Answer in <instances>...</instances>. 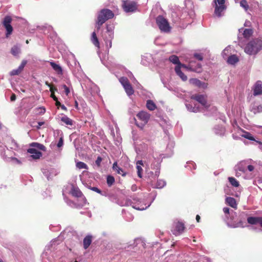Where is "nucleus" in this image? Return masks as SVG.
Here are the masks:
<instances>
[{
	"label": "nucleus",
	"mask_w": 262,
	"mask_h": 262,
	"mask_svg": "<svg viewBox=\"0 0 262 262\" xmlns=\"http://www.w3.org/2000/svg\"><path fill=\"white\" fill-rule=\"evenodd\" d=\"M191 99L196 100L200 104L201 106L197 105L196 104H193L191 102L186 103L185 104L187 110L191 112L196 113L199 112H203L206 113V111L212 112L216 110L213 106H211L210 104L207 102L206 97L203 95H193L191 96Z\"/></svg>",
	"instance_id": "f257e3e1"
},
{
	"label": "nucleus",
	"mask_w": 262,
	"mask_h": 262,
	"mask_svg": "<svg viewBox=\"0 0 262 262\" xmlns=\"http://www.w3.org/2000/svg\"><path fill=\"white\" fill-rule=\"evenodd\" d=\"M120 205L123 206H132L136 210H144L150 206L151 203H145L144 200L142 201L137 197L133 196L132 199L129 198L123 199L120 202Z\"/></svg>",
	"instance_id": "f03ea898"
},
{
	"label": "nucleus",
	"mask_w": 262,
	"mask_h": 262,
	"mask_svg": "<svg viewBox=\"0 0 262 262\" xmlns=\"http://www.w3.org/2000/svg\"><path fill=\"white\" fill-rule=\"evenodd\" d=\"M262 50V39L255 38L249 42L244 48L245 53L250 55H256Z\"/></svg>",
	"instance_id": "7ed1b4c3"
},
{
	"label": "nucleus",
	"mask_w": 262,
	"mask_h": 262,
	"mask_svg": "<svg viewBox=\"0 0 262 262\" xmlns=\"http://www.w3.org/2000/svg\"><path fill=\"white\" fill-rule=\"evenodd\" d=\"M114 14L108 9H103L98 12L96 27L99 30L101 26L108 19L113 18Z\"/></svg>",
	"instance_id": "20e7f679"
},
{
	"label": "nucleus",
	"mask_w": 262,
	"mask_h": 262,
	"mask_svg": "<svg viewBox=\"0 0 262 262\" xmlns=\"http://www.w3.org/2000/svg\"><path fill=\"white\" fill-rule=\"evenodd\" d=\"M212 6L214 8V15L221 17L223 16L226 10L225 0H213L212 2Z\"/></svg>",
	"instance_id": "39448f33"
},
{
	"label": "nucleus",
	"mask_w": 262,
	"mask_h": 262,
	"mask_svg": "<svg viewBox=\"0 0 262 262\" xmlns=\"http://www.w3.org/2000/svg\"><path fill=\"white\" fill-rule=\"evenodd\" d=\"M115 27L113 24L106 25V31L104 34L103 39L107 50L112 47V40L114 38V30Z\"/></svg>",
	"instance_id": "423d86ee"
},
{
	"label": "nucleus",
	"mask_w": 262,
	"mask_h": 262,
	"mask_svg": "<svg viewBox=\"0 0 262 262\" xmlns=\"http://www.w3.org/2000/svg\"><path fill=\"white\" fill-rule=\"evenodd\" d=\"M137 120L135 119L137 126L142 128L148 122L150 115L146 112L141 111L137 115Z\"/></svg>",
	"instance_id": "0eeeda50"
},
{
	"label": "nucleus",
	"mask_w": 262,
	"mask_h": 262,
	"mask_svg": "<svg viewBox=\"0 0 262 262\" xmlns=\"http://www.w3.org/2000/svg\"><path fill=\"white\" fill-rule=\"evenodd\" d=\"M156 23L161 31L167 32L170 30V27L167 21L163 16L159 15L156 18Z\"/></svg>",
	"instance_id": "6e6552de"
},
{
	"label": "nucleus",
	"mask_w": 262,
	"mask_h": 262,
	"mask_svg": "<svg viewBox=\"0 0 262 262\" xmlns=\"http://www.w3.org/2000/svg\"><path fill=\"white\" fill-rule=\"evenodd\" d=\"M119 81L128 96L129 97L134 94V90L127 78L122 77L119 79Z\"/></svg>",
	"instance_id": "1a4fd4ad"
},
{
	"label": "nucleus",
	"mask_w": 262,
	"mask_h": 262,
	"mask_svg": "<svg viewBox=\"0 0 262 262\" xmlns=\"http://www.w3.org/2000/svg\"><path fill=\"white\" fill-rule=\"evenodd\" d=\"M122 7L126 12H135L137 9V3L130 0H123Z\"/></svg>",
	"instance_id": "9d476101"
},
{
	"label": "nucleus",
	"mask_w": 262,
	"mask_h": 262,
	"mask_svg": "<svg viewBox=\"0 0 262 262\" xmlns=\"http://www.w3.org/2000/svg\"><path fill=\"white\" fill-rule=\"evenodd\" d=\"M71 193L75 197H77L80 199L81 202L79 203V205L83 206L86 204V200L85 197L83 195L81 191L78 187L73 186L71 190Z\"/></svg>",
	"instance_id": "9b49d317"
},
{
	"label": "nucleus",
	"mask_w": 262,
	"mask_h": 262,
	"mask_svg": "<svg viewBox=\"0 0 262 262\" xmlns=\"http://www.w3.org/2000/svg\"><path fill=\"white\" fill-rule=\"evenodd\" d=\"M185 227L184 224L181 222H178L176 224L175 228L173 231V233L176 235H178L183 233Z\"/></svg>",
	"instance_id": "f8f14e48"
},
{
	"label": "nucleus",
	"mask_w": 262,
	"mask_h": 262,
	"mask_svg": "<svg viewBox=\"0 0 262 262\" xmlns=\"http://www.w3.org/2000/svg\"><path fill=\"white\" fill-rule=\"evenodd\" d=\"M262 94V82L257 81L253 87V95L254 96Z\"/></svg>",
	"instance_id": "ddd939ff"
},
{
	"label": "nucleus",
	"mask_w": 262,
	"mask_h": 262,
	"mask_svg": "<svg viewBox=\"0 0 262 262\" xmlns=\"http://www.w3.org/2000/svg\"><path fill=\"white\" fill-rule=\"evenodd\" d=\"M239 34L243 35V37L248 39L253 34V30L251 29L241 28L239 29Z\"/></svg>",
	"instance_id": "4468645a"
},
{
	"label": "nucleus",
	"mask_w": 262,
	"mask_h": 262,
	"mask_svg": "<svg viewBox=\"0 0 262 262\" xmlns=\"http://www.w3.org/2000/svg\"><path fill=\"white\" fill-rule=\"evenodd\" d=\"M28 152L31 154V157L33 159H39L40 157L42 156V153L40 151H38L36 148H34L33 147L28 149Z\"/></svg>",
	"instance_id": "2eb2a0df"
},
{
	"label": "nucleus",
	"mask_w": 262,
	"mask_h": 262,
	"mask_svg": "<svg viewBox=\"0 0 262 262\" xmlns=\"http://www.w3.org/2000/svg\"><path fill=\"white\" fill-rule=\"evenodd\" d=\"M247 222L251 225L259 224L262 227V217H248Z\"/></svg>",
	"instance_id": "dca6fc26"
},
{
	"label": "nucleus",
	"mask_w": 262,
	"mask_h": 262,
	"mask_svg": "<svg viewBox=\"0 0 262 262\" xmlns=\"http://www.w3.org/2000/svg\"><path fill=\"white\" fill-rule=\"evenodd\" d=\"M50 64L56 73L59 75H62L63 71L61 67L53 61H50Z\"/></svg>",
	"instance_id": "f3484780"
},
{
	"label": "nucleus",
	"mask_w": 262,
	"mask_h": 262,
	"mask_svg": "<svg viewBox=\"0 0 262 262\" xmlns=\"http://www.w3.org/2000/svg\"><path fill=\"white\" fill-rule=\"evenodd\" d=\"M246 166H247V162L245 161H242L239 163L238 164H237L235 168H236V169L239 171H242V172L245 174L246 173Z\"/></svg>",
	"instance_id": "a211bd4d"
},
{
	"label": "nucleus",
	"mask_w": 262,
	"mask_h": 262,
	"mask_svg": "<svg viewBox=\"0 0 262 262\" xmlns=\"http://www.w3.org/2000/svg\"><path fill=\"white\" fill-rule=\"evenodd\" d=\"M223 211L225 214L226 217L227 219L230 217L231 220H233L234 216L236 215V213L232 210H230L228 207H224Z\"/></svg>",
	"instance_id": "6ab92c4d"
},
{
	"label": "nucleus",
	"mask_w": 262,
	"mask_h": 262,
	"mask_svg": "<svg viewBox=\"0 0 262 262\" xmlns=\"http://www.w3.org/2000/svg\"><path fill=\"white\" fill-rule=\"evenodd\" d=\"M169 60L172 63L177 64V66H180L181 67H183V68L187 69L188 68V67L180 63L178 57L176 55L170 56L169 58Z\"/></svg>",
	"instance_id": "aec40b11"
},
{
	"label": "nucleus",
	"mask_w": 262,
	"mask_h": 262,
	"mask_svg": "<svg viewBox=\"0 0 262 262\" xmlns=\"http://www.w3.org/2000/svg\"><path fill=\"white\" fill-rule=\"evenodd\" d=\"M61 121L68 126H73L74 125V122L66 115H63L60 119Z\"/></svg>",
	"instance_id": "412c9836"
},
{
	"label": "nucleus",
	"mask_w": 262,
	"mask_h": 262,
	"mask_svg": "<svg viewBox=\"0 0 262 262\" xmlns=\"http://www.w3.org/2000/svg\"><path fill=\"white\" fill-rule=\"evenodd\" d=\"M182 67L180 66H177L175 68V71L183 81H186L187 79V77L181 71V68Z\"/></svg>",
	"instance_id": "4be33fe9"
},
{
	"label": "nucleus",
	"mask_w": 262,
	"mask_h": 262,
	"mask_svg": "<svg viewBox=\"0 0 262 262\" xmlns=\"http://www.w3.org/2000/svg\"><path fill=\"white\" fill-rule=\"evenodd\" d=\"M136 165L138 176L141 178L142 177L143 169L141 166L143 165V161L142 160L138 161Z\"/></svg>",
	"instance_id": "5701e85b"
},
{
	"label": "nucleus",
	"mask_w": 262,
	"mask_h": 262,
	"mask_svg": "<svg viewBox=\"0 0 262 262\" xmlns=\"http://www.w3.org/2000/svg\"><path fill=\"white\" fill-rule=\"evenodd\" d=\"M226 203L234 209L237 208V204L234 198L232 197H227L226 199Z\"/></svg>",
	"instance_id": "b1692460"
},
{
	"label": "nucleus",
	"mask_w": 262,
	"mask_h": 262,
	"mask_svg": "<svg viewBox=\"0 0 262 262\" xmlns=\"http://www.w3.org/2000/svg\"><path fill=\"white\" fill-rule=\"evenodd\" d=\"M92 241V237L91 235H88L86 236L83 239V248L86 249L90 246Z\"/></svg>",
	"instance_id": "393cba45"
},
{
	"label": "nucleus",
	"mask_w": 262,
	"mask_h": 262,
	"mask_svg": "<svg viewBox=\"0 0 262 262\" xmlns=\"http://www.w3.org/2000/svg\"><path fill=\"white\" fill-rule=\"evenodd\" d=\"M239 134L242 137L250 141H255L253 136L249 132L241 130L240 131Z\"/></svg>",
	"instance_id": "a878e982"
},
{
	"label": "nucleus",
	"mask_w": 262,
	"mask_h": 262,
	"mask_svg": "<svg viewBox=\"0 0 262 262\" xmlns=\"http://www.w3.org/2000/svg\"><path fill=\"white\" fill-rule=\"evenodd\" d=\"M235 176L237 177H242L245 179H250L252 178V175L251 173H250V174L245 173V174H244L242 172V171H239L237 170V169H236V168H235Z\"/></svg>",
	"instance_id": "bb28decb"
},
{
	"label": "nucleus",
	"mask_w": 262,
	"mask_h": 262,
	"mask_svg": "<svg viewBox=\"0 0 262 262\" xmlns=\"http://www.w3.org/2000/svg\"><path fill=\"white\" fill-rule=\"evenodd\" d=\"M214 132L217 135L222 136L225 133V128L221 125H216L214 127Z\"/></svg>",
	"instance_id": "cd10ccee"
},
{
	"label": "nucleus",
	"mask_w": 262,
	"mask_h": 262,
	"mask_svg": "<svg viewBox=\"0 0 262 262\" xmlns=\"http://www.w3.org/2000/svg\"><path fill=\"white\" fill-rule=\"evenodd\" d=\"M146 106L147 109L151 111H154L157 108L156 104L151 100L146 101Z\"/></svg>",
	"instance_id": "c85d7f7f"
},
{
	"label": "nucleus",
	"mask_w": 262,
	"mask_h": 262,
	"mask_svg": "<svg viewBox=\"0 0 262 262\" xmlns=\"http://www.w3.org/2000/svg\"><path fill=\"white\" fill-rule=\"evenodd\" d=\"M113 169L114 171H116L117 173L121 174L123 176H125V173L123 171L122 168L118 166L117 162H115L113 164Z\"/></svg>",
	"instance_id": "c756f323"
},
{
	"label": "nucleus",
	"mask_w": 262,
	"mask_h": 262,
	"mask_svg": "<svg viewBox=\"0 0 262 262\" xmlns=\"http://www.w3.org/2000/svg\"><path fill=\"white\" fill-rule=\"evenodd\" d=\"M54 171V170L52 169H51L50 170L45 169L42 170V172L43 174L47 177L48 180H49L50 179H51V178L53 177Z\"/></svg>",
	"instance_id": "7c9ffc66"
},
{
	"label": "nucleus",
	"mask_w": 262,
	"mask_h": 262,
	"mask_svg": "<svg viewBox=\"0 0 262 262\" xmlns=\"http://www.w3.org/2000/svg\"><path fill=\"white\" fill-rule=\"evenodd\" d=\"M238 61V57L235 55L230 56L227 59L228 63L231 64H234L237 62Z\"/></svg>",
	"instance_id": "2f4dec72"
},
{
	"label": "nucleus",
	"mask_w": 262,
	"mask_h": 262,
	"mask_svg": "<svg viewBox=\"0 0 262 262\" xmlns=\"http://www.w3.org/2000/svg\"><path fill=\"white\" fill-rule=\"evenodd\" d=\"M31 145L32 147L36 148L37 150L40 149L42 151H45L46 149V147L40 143L34 142L32 143Z\"/></svg>",
	"instance_id": "473e14b6"
},
{
	"label": "nucleus",
	"mask_w": 262,
	"mask_h": 262,
	"mask_svg": "<svg viewBox=\"0 0 262 262\" xmlns=\"http://www.w3.org/2000/svg\"><path fill=\"white\" fill-rule=\"evenodd\" d=\"M166 185V182L163 180H158L156 184L154 186L156 188H162Z\"/></svg>",
	"instance_id": "72a5a7b5"
},
{
	"label": "nucleus",
	"mask_w": 262,
	"mask_h": 262,
	"mask_svg": "<svg viewBox=\"0 0 262 262\" xmlns=\"http://www.w3.org/2000/svg\"><path fill=\"white\" fill-rule=\"evenodd\" d=\"M92 41L96 47L99 48V42L95 32L92 35Z\"/></svg>",
	"instance_id": "f704fd0d"
},
{
	"label": "nucleus",
	"mask_w": 262,
	"mask_h": 262,
	"mask_svg": "<svg viewBox=\"0 0 262 262\" xmlns=\"http://www.w3.org/2000/svg\"><path fill=\"white\" fill-rule=\"evenodd\" d=\"M228 181L233 187H237L239 185L238 182L233 177H229Z\"/></svg>",
	"instance_id": "c9c22d12"
},
{
	"label": "nucleus",
	"mask_w": 262,
	"mask_h": 262,
	"mask_svg": "<svg viewBox=\"0 0 262 262\" xmlns=\"http://www.w3.org/2000/svg\"><path fill=\"white\" fill-rule=\"evenodd\" d=\"M190 69L191 70L196 72H200L201 71V64L200 63H198L197 66L195 68H194L192 65V62H191L189 64Z\"/></svg>",
	"instance_id": "e433bc0d"
},
{
	"label": "nucleus",
	"mask_w": 262,
	"mask_h": 262,
	"mask_svg": "<svg viewBox=\"0 0 262 262\" xmlns=\"http://www.w3.org/2000/svg\"><path fill=\"white\" fill-rule=\"evenodd\" d=\"M76 167L79 169H88V167L87 165L82 162H78L76 163Z\"/></svg>",
	"instance_id": "4c0bfd02"
},
{
	"label": "nucleus",
	"mask_w": 262,
	"mask_h": 262,
	"mask_svg": "<svg viewBox=\"0 0 262 262\" xmlns=\"http://www.w3.org/2000/svg\"><path fill=\"white\" fill-rule=\"evenodd\" d=\"M252 111L254 114L262 112V105L260 104L258 106H253L252 108Z\"/></svg>",
	"instance_id": "58836bf2"
},
{
	"label": "nucleus",
	"mask_w": 262,
	"mask_h": 262,
	"mask_svg": "<svg viewBox=\"0 0 262 262\" xmlns=\"http://www.w3.org/2000/svg\"><path fill=\"white\" fill-rule=\"evenodd\" d=\"M106 182L107 185L110 187L115 182V178L114 177L112 176H108L106 178Z\"/></svg>",
	"instance_id": "ea45409f"
},
{
	"label": "nucleus",
	"mask_w": 262,
	"mask_h": 262,
	"mask_svg": "<svg viewBox=\"0 0 262 262\" xmlns=\"http://www.w3.org/2000/svg\"><path fill=\"white\" fill-rule=\"evenodd\" d=\"M20 53V49L14 46L11 49V53L15 56H18Z\"/></svg>",
	"instance_id": "a19ab883"
},
{
	"label": "nucleus",
	"mask_w": 262,
	"mask_h": 262,
	"mask_svg": "<svg viewBox=\"0 0 262 262\" xmlns=\"http://www.w3.org/2000/svg\"><path fill=\"white\" fill-rule=\"evenodd\" d=\"M6 160L12 162V163H14L18 164H21V162L20 161V160L19 159H18L16 158L13 157H8L7 158H6Z\"/></svg>",
	"instance_id": "79ce46f5"
},
{
	"label": "nucleus",
	"mask_w": 262,
	"mask_h": 262,
	"mask_svg": "<svg viewBox=\"0 0 262 262\" xmlns=\"http://www.w3.org/2000/svg\"><path fill=\"white\" fill-rule=\"evenodd\" d=\"M35 113L37 114L42 115L46 112V109L44 107H39L35 109Z\"/></svg>",
	"instance_id": "37998d69"
},
{
	"label": "nucleus",
	"mask_w": 262,
	"mask_h": 262,
	"mask_svg": "<svg viewBox=\"0 0 262 262\" xmlns=\"http://www.w3.org/2000/svg\"><path fill=\"white\" fill-rule=\"evenodd\" d=\"M12 19L10 16H6L4 18L3 24L4 26H8V25H11L10 23L11 22Z\"/></svg>",
	"instance_id": "c03bdc74"
},
{
	"label": "nucleus",
	"mask_w": 262,
	"mask_h": 262,
	"mask_svg": "<svg viewBox=\"0 0 262 262\" xmlns=\"http://www.w3.org/2000/svg\"><path fill=\"white\" fill-rule=\"evenodd\" d=\"M240 6L243 7L246 11L249 9V5L246 0H242L240 2Z\"/></svg>",
	"instance_id": "a18cd8bd"
},
{
	"label": "nucleus",
	"mask_w": 262,
	"mask_h": 262,
	"mask_svg": "<svg viewBox=\"0 0 262 262\" xmlns=\"http://www.w3.org/2000/svg\"><path fill=\"white\" fill-rule=\"evenodd\" d=\"M5 27L7 31L6 35V37H8L9 36V35L12 33V31H13V28H12V27L11 26V25L5 26Z\"/></svg>",
	"instance_id": "49530a36"
},
{
	"label": "nucleus",
	"mask_w": 262,
	"mask_h": 262,
	"mask_svg": "<svg viewBox=\"0 0 262 262\" xmlns=\"http://www.w3.org/2000/svg\"><path fill=\"white\" fill-rule=\"evenodd\" d=\"M230 47H228L225 48L223 51L222 52V56L224 58H225L226 56H227L230 52Z\"/></svg>",
	"instance_id": "de8ad7c7"
},
{
	"label": "nucleus",
	"mask_w": 262,
	"mask_h": 262,
	"mask_svg": "<svg viewBox=\"0 0 262 262\" xmlns=\"http://www.w3.org/2000/svg\"><path fill=\"white\" fill-rule=\"evenodd\" d=\"M27 61L26 60H24L22 61L21 64L19 65V66L18 67V69L20 71V72L23 71L24 69L25 66L27 64Z\"/></svg>",
	"instance_id": "09e8293b"
},
{
	"label": "nucleus",
	"mask_w": 262,
	"mask_h": 262,
	"mask_svg": "<svg viewBox=\"0 0 262 262\" xmlns=\"http://www.w3.org/2000/svg\"><path fill=\"white\" fill-rule=\"evenodd\" d=\"M27 61L26 60H24L22 61L21 64L19 65V66L18 67V69L20 71V72L23 71L24 69L25 66L27 64Z\"/></svg>",
	"instance_id": "8fccbe9b"
},
{
	"label": "nucleus",
	"mask_w": 262,
	"mask_h": 262,
	"mask_svg": "<svg viewBox=\"0 0 262 262\" xmlns=\"http://www.w3.org/2000/svg\"><path fill=\"white\" fill-rule=\"evenodd\" d=\"M27 61L26 60H24L22 61L21 64L19 65V66L18 67V69L20 71V72L23 71L24 69L25 66L27 64Z\"/></svg>",
	"instance_id": "3c124183"
},
{
	"label": "nucleus",
	"mask_w": 262,
	"mask_h": 262,
	"mask_svg": "<svg viewBox=\"0 0 262 262\" xmlns=\"http://www.w3.org/2000/svg\"><path fill=\"white\" fill-rule=\"evenodd\" d=\"M27 61L26 60H24L22 61L21 64L19 65V66L18 67V69L20 71V72L23 71L24 69L25 66L27 64Z\"/></svg>",
	"instance_id": "603ef678"
},
{
	"label": "nucleus",
	"mask_w": 262,
	"mask_h": 262,
	"mask_svg": "<svg viewBox=\"0 0 262 262\" xmlns=\"http://www.w3.org/2000/svg\"><path fill=\"white\" fill-rule=\"evenodd\" d=\"M191 166L193 167V169H195V164L192 161L188 162L186 163V167H189L190 168H191Z\"/></svg>",
	"instance_id": "864d4df0"
},
{
	"label": "nucleus",
	"mask_w": 262,
	"mask_h": 262,
	"mask_svg": "<svg viewBox=\"0 0 262 262\" xmlns=\"http://www.w3.org/2000/svg\"><path fill=\"white\" fill-rule=\"evenodd\" d=\"M19 73H20V71H19V70L18 69H14V70H13L12 71H11L10 73V74L11 76H14V75H17Z\"/></svg>",
	"instance_id": "5fc2aeb1"
},
{
	"label": "nucleus",
	"mask_w": 262,
	"mask_h": 262,
	"mask_svg": "<svg viewBox=\"0 0 262 262\" xmlns=\"http://www.w3.org/2000/svg\"><path fill=\"white\" fill-rule=\"evenodd\" d=\"M190 82L193 84H195L197 85H200L201 81L196 79H190Z\"/></svg>",
	"instance_id": "6e6d98bb"
},
{
	"label": "nucleus",
	"mask_w": 262,
	"mask_h": 262,
	"mask_svg": "<svg viewBox=\"0 0 262 262\" xmlns=\"http://www.w3.org/2000/svg\"><path fill=\"white\" fill-rule=\"evenodd\" d=\"M194 56L195 58L198 59L200 61H202L203 59V57L202 54L200 53H195L194 54Z\"/></svg>",
	"instance_id": "4d7b16f0"
},
{
	"label": "nucleus",
	"mask_w": 262,
	"mask_h": 262,
	"mask_svg": "<svg viewBox=\"0 0 262 262\" xmlns=\"http://www.w3.org/2000/svg\"><path fill=\"white\" fill-rule=\"evenodd\" d=\"M63 137H60V138L58 141V142L57 144V146L58 147L60 148L63 146Z\"/></svg>",
	"instance_id": "13d9d810"
},
{
	"label": "nucleus",
	"mask_w": 262,
	"mask_h": 262,
	"mask_svg": "<svg viewBox=\"0 0 262 262\" xmlns=\"http://www.w3.org/2000/svg\"><path fill=\"white\" fill-rule=\"evenodd\" d=\"M62 88L64 89V93L67 96H68L70 91L69 88L65 84L62 85Z\"/></svg>",
	"instance_id": "bf43d9fd"
},
{
	"label": "nucleus",
	"mask_w": 262,
	"mask_h": 262,
	"mask_svg": "<svg viewBox=\"0 0 262 262\" xmlns=\"http://www.w3.org/2000/svg\"><path fill=\"white\" fill-rule=\"evenodd\" d=\"M254 169V167L252 165H248L247 163V166H246V171L247 170H248L250 172H251Z\"/></svg>",
	"instance_id": "052dcab7"
},
{
	"label": "nucleus",
	"mask_w": 262,
	"mask_h": 262,
	"mask_svg": "<svg viewBox=\"0 0 262 262\" xmlns=\"http://www.w3.org/2000/svg\"><path fill=\"white\" fill-rule=\"evenodd\" d=\"M91 189L94 191H95V192L98 193L102 194V191L99 189H98L97 187H93L91 188Z\"/></svg>",
	"instance_id": "680f3d73"
},
{
	"label": "nucleus",
	"mask_w": 262,
	"mask_h": 262,
	"mask_svg": "<svg viewBox=\"0 0 262 262\" xmlns=\"http://www.w3.org/2000/svg\"><path fill=\"white\" fill-rule=\"evenodd\" d=\"M102 161V158L100 157H98L96 160V164L97 166H99Z\"/></svg>",
	"instance_id": "e2e57ef3"
},
{
	"label": "nucleus",
	"mask_w": 262,
	"mask_h": 262,
	"mask_svg": "<svg viewBox=\"0 0 262 262\" xmlns=\"http://www.w3.org/2000/svg\"><path fill=\"white\" fill-rule=\"evenodd\" d=\"M159 174H160L159 168L158 166H157V170L155 171V176H154L155 179L159 177Z\"/></svg>",
	"instance_id": "0e129e2a"
},
{
	"label": "nucleus",
	"mask_w": 262,
	"mask_h": 262,
	"mask_svg": "<svg viewBox=\"0 0 262 262\" xmlns=\"http://www.w3.org/2000/svg\"><path fill=\"white\" fill-rule=\"evenodd\" d=\"M45 124L44 122H38V126H37V128H40V127Z\"/></svg>",
	"instance_id": "69168bd1"
},
{
	"label": "nucleus",
	"mask_w": 262,
	"mask_h": 262,
	"mask_svg": "<svg viewBox=\"0 0 262 262\" xmlns=\"http://www.w3.org/2000/svg\"><path fill=\"white\" fill-rule=\"evenodd\" d=\"M11 101H13L16 99V96L15 94H12L10 97Z\"/></svg>",
	"instance_id": "338daca9"
},
{
	"label": "nucleus",
	"mask_w": 262,
	"mask_h": 262,
	"mask_svg": "<svg viewBox=\"0 0 262 262\" xmlns=\"http://www.w3.org/2000/svg\"><path fill=\"white\" fill-rule=\"evenodd\" d=\"M238 42H239V45L240 46H241V47H242V39H241V37L239 36H238Z\"/></svg>",
	"instance_id": "774afa93"
}]
</instances>
